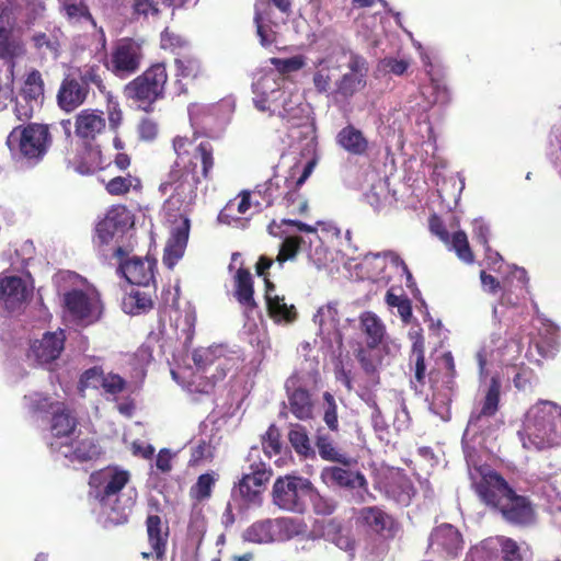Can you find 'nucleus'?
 <instances>
[{"label": "nucleus", "instance_id": "nucleus-52", "mask_svg": "<svg viewBox=\"0 0 561 561\" xmlns=\"http://www.w3.org/2000/svg\"><path fill=\"white\" fill-rule=\"evenodd\" d=\"M250 205V195L244 193L241 195L239 202L230 201L219 213L218 219L222 224L232 225L233 222L239 221V218L236 217V211L240 215H243L248 211Z\"/></svg>", "mask_w": 561, "mask_h": 561}, {"label": "nucleus", "instance_id": "nucleus-55", "mask_svg": "<svg viewBox=\"0 0 561 561\" xmlns=\"http://www.w3.org/2000/svg\"><path fill=\"white\" fill-rule=\"evenodd\" d=\"M140 180L131 175L116 176L108 181L106 191L111 195H122L127 193L130 188H139Z\"/></svg>", "mask_w": 561, "mask_h": 561}, {"label": "nucleus", "instance_id": "nucleus-39", "mask_svg": "<svg viewBox=\"0 0 561 561\" xmlns=\"http://www.w3.org/2000/svg\"><path fill=\"white\" fill-rule=\"evenodd\" d=\"M314 67L317 69L312 78L314 89L319 93H325L330 90L332 83L330 71L340 68L337 46L333 47L324 57L319 58L314 62Z\"/></svg>", "mask_w": 561, "mask_h": 561}, {"label": "nucleus", "instance_id": "nucleus-57", "mask_svg": "<svg viewBox=\"0 0 561 561\" xmlns=\"http://www.w3.org/2000/svg\"><path fill=\"white\" fill-rule=\"evenodd\" d=\"M271 64L275 66V72L279 75L298 71L306 65V57L296 55L289 58H271Z\"/></svg>", "mask_w": 561, "mask_h": 561}, {"label": "nucleus", "instance_id": "nucleus-27", "mask_svg": "<svg viewBox=\"0 0 561 561\" xmlns=\"http://www.w3.org/2000/svg\"><path fill=\"white\" fill-rule=\"evenodd\" d=\"M50 449L69 459L71 462H84L96 459L101 448L91 437L69 439L68 442H49Z\"/></svg>", "mask_w": 561, "mask_h": 561}, {"label": "nucleus", "instance_id": "nucleus-31", "mask_svg": "<svg viewBox=\"0 0 561 561\" xmlns=\"http://www.w3.org/2000/svg\"><path fill=\"white\" fill-rule=\"evenodd\" d=\"M313 321L319 328V334L329 343L341 344V334L339 331L340 316L337 302L330 301L321 306L313 316Z\"/></svg>", "mask_w": 561, "mask_h": 561}, {"label": "nucleus", "instance_id": "nucleus-61", "mask_svg": "<svg viewBox=\"0 0 561 561\" xmlns=\"http://www.w3.org/2000/svg\"><path fill=\"white\" fill-rule=\"evenodd\" d=\"M104 371L100 367H92L87 369L80 377L79 390L84 391L85 389H102V382Z\"/></svg>", "mask_w": 561, "mask_h": 561}, {"label": "nucleus", "instance_id": "nucleus-8", "mask_svg": "<svg viewBox=\"0 0 561 561\" xmlns=\"http://www.w3.org/2000/svg\"><path fill=\"white\" fill-rule=\"evenodd\" d=\"M134 225V216L124 205L112 206L96 225L94 242L104 259L121 257L127 252L121 245L126 232Z\"/></svg>", "mask_w": 561, "mask_h": 561}, {"label": "nucleus", "instance_id": "nucleus-62", "mask_svg": "<svg viewBox=\"0 0 561 561\" xmlns=\"http://www.w3.org/2000/svg\"><path fill=\"white\" fill-rule=\"evenodd\" d=\"M370 407L373 409L371 425L377 437L381 442L389 443V426L387 425L385 419L382 417L381 412L375 401L371 402Z\"/></svg>", "mask_w": 561, "mask_h": 561}, {"label": "nucleus", "instance_id": "nucleus-6", "mask_svg": "<svg viewBox=\"0 0 561 561\" xmlns=\"http://www.w3.org/2000/svg\"><path fill=\"white\" fill-rule=\"evenodd\" d=\"M130 474L127 470L117 467H107L90 477L92 494L105 510L117 514L116 523H124L131 512L137 499L135 489L122 492L129 482Z\"/></svg>", "mask_w": 561, "mask_h": 561}, {"label": "nucleus", "instance_id": "nucleus-24", "mask_svg": "<svg viewBox=\"0 0 561 561\" xmlns=\"http://www.w3.org/2000/svg\"><path fill=\"white\" fill-rule=\"evenodd\" d=\"M65 331L46 332L42 339L35 340L28 350L27 357L39 366L51 364L56 360L65 347Z\"/></svg>", "mask_w": 561, "mask_h": 561}, {"label": "nucleus", "instance_id": "nucleus-19", "mask_svg": "<svg viewBox=\"0 0 561 561\" xmlns=\"http://www.w3.org/2000/svg\"><path fill=\"white\" fill-rule=\"evenodd\" d=\"M44 81L38 70L30 71L15 98L14 113L20 121L30 119L44 103Z\"/></svg>", "mask_w": 561, "mask_h": 561}, {"label": "nucleus", "instance_id": "nucleus-60", "mask_svg": "<svg viewBox=\"0 0 561 561\" xmlns=\"http://www.w3.org/2000/svg\"><path fill=\"white\" fill-rule=\"evenodd\" d=\"M409 67L410 62L404 58L385 57L378 62L377 69L379 72L402 76Z\"/></svg>", "mask_w": 561, "mask_h": 561}, {"label": "nucleus", "instance_id": "nucleus-50", "mask_svg": "<svg viewBox=\"0 0 561 561\" xmlns=\"http://www.w3.org/2000/svg\"><path fill=\"white\" fill-rule=\"evenodd\" d=\"M61 8L70 23L91 22L94 24L92 15L82 0H62Z\"/></svg>", "mask_w": 561, "mask_h": 561}, {"label": "nucleus", "instance_id": "nucleus-25", "mask_svg": "<svg viewBox=\"0 0 561 561\" xmlns=\"http://www.w3.org/2000/svg\"><path fill=\"white\" fill-rule=\"evenodd\" d=\"M465 540L451 524L435 527L428 538V549L447 558H456L462 551Z\"/></svg>", "mask_w": 561, "mask_h": 561}, {"label": "nucleus", "instance_id": "nucleus-44", "mask_svg": "<svg viewBox=\"0 0 561 561\" xmlns=\"http://www.w3.org/2000/svg\"><path fill=\"white\" fill-rule=\"evenodd\" d=\"M105 127L102 112L83 110L76 118V134L81 138H94Z\"/></svg>", "mask_w": 561, "mask_h": 561}, {"label": "nucleus", "instance_id": "nucleus-21", "mask_svg": "<svg viewBox=\"0 0 561 561\" xmlns=\"http://www.w3.org/2000/svg\"><path fill=\"white\" fill-rule=\"evenodd\" d=\"M33 287L22 277L2 272L0 274V305L8 312L22 310L30 297Z\"/></svg>", "mask_w": 561, "mask_h": 561}, {"label": "nucleus", "instance_id": "nucleus-32", "mask_svg": "<svg viewBox=\"0 0 561 561\" xmlns=\"http://www.w3.org/2000/svg\"><path fill=\"white\" fill-rule=\"evenodd\" d=\"M190 234V220L183 218L180 225L172 228L171 236L165 244L163 263L172 268L183 256Z\"/></svg>", "mask_w": 561, "mask_h": 561}, {"label": "nucleus", "instance_id": "nucleus-58", "mask_svg": "<svg viewBox=\"0 0 561 561\" xmlns=\"http://www.w3.org/2000/svg\"><path fill=\"white\" fill-rule=\"evenodd\" d=\"M58 403L53 402L49 397L38 392L24 397V404L32 412H53Z\"/></svg>", "mask_w": 561, "mask_h": 561}, {"label": "nucleus", "instance_id": "nucleus-53", "mask_svg": "<svg viewBox=\"0 0 561 561\" xmlns=\"http://www.w3.org/2000/svg\"><path fill=\"white\" fill-rule=\"evenodd\" d=\"M80 83L89 89L90 85L96 87L101 92L105 91V84L102 78L104 71L100 65L88 64L79 68Z\"/></svg>", "mask_w": 561, "mask_h": 561}, {"label": "nucleus", "instance_id": "nucleus-37", "mask_svg": "<svg viewBox=\"0 0 561 561\" xmlns=\"http://www.w3.org/2000/svg\"><path fill=\"white\" fill-rule=\"evenodd\" d=\"M358 320L359 330L365 335L368 348L373 350L385 343L387 339L386 325L375 312H362Z\"/></svg>", "mask_w": 561, "mask_h": 561}, {"label": "nucleus", "instance_id": "nucleus-28", "mask_svg": "<svg viewBox=\"0 0 561 561\" xmlns=\"http://www.w3.org/2000/svg\"><path fill=\"white\" fill-rule=\"evenodd\" d=\"M253 294L252 275L249 271L240 267L234 276V296L243 309L244 317L249 321H252L247 324L249 331L256 328L254 320L260 316V310Z\"/></svg>", "mask_w": 561, "mask_h": 561}, {"label": "nucleus", "instance_id": "nucleus-20", "mask_svg": "<svg viewBox=\"0 0 561 561\" xmlns=\"http://www.w3.org/2000/svg\"><path fill=\"white\" fill-rule=\"evenodd\" d=\"M248 461L249 471L243 473L238 492L245 501L255 502L260 494V488L270 480L272 470L261 460L260 450L256 447L251 448Z\"/></svg>", "mask_w": 561, "mask_h": 561}, {"label": "nucleus", "instance_id": "nucleus-49", "mask_svg": "<svg viewBox=\"0 0 561 561\" xmlns=\"http://www.w3.org/2000/svg\"><path fill=\"white\" fill-rule=\"evenodd\" d=\"M427 75L430 76L431 83L423 88L422 94L427 100L428 105L447 104L449 101L447 87L442 81L434 78L432 70H427Z\"/></svg>", "mask_w": 561, "mask_h": 561}, {"label": "nucleus", "instance_id": "nucleus-54", "mask_svg": "<svg viewBox=\"0 0 561 561\" xmlns=\"http://www.w3.org/2000/svg\"><path fill=\"white\" fill-rule=\"evenodd\" d=\"M216 480L217 476L214 472L201 474L191 488V495L198 501L208 499Z\"/></svg>", "mask_w": 561, "mask_h": 561}, {"label": "nucleus", "instance_id": "nucleus-12", "mask_svg": "<svg viewBox=\"0 0 561 561\" xmlns=\"http://www.w3.org/2000/svg\"><path fill=\"white\" fill-rule=\"evenodd\" d=\"M81 285L64 294L66 312L81 324H91L98 321L102 313V302L99 291L88 283L80 280Z\"/></svg>", "mask_w": 561, "mask_h": 561}, {"label": "nucleus", "instance_id": "nucleus-15", "mask_svg": "<svg viewBox=\"0 0 561 561\" xmlns=\"http://www.w3.org/2000/svg\"><path fill=\"white\" fill-rule=\"evenodd\" d=\"M290 11L289 0H256L254 22L262 46L276 41L277 27L284 23Z\"/></svg>", "mask_w": 561, "mask_h": 561}, {"label": "nucleus", "instance_id": "nucleus-42", "mask_svg": "<svg viewBox=\"0 0 561 561\" xmlns=\"http://www.w3.org/2000/svg\"><path fill=\"white\" fill-rule=\"evenodd\" d=\"M148 541L157 559H162L165 554L169 526L162 524L158 515H149L146 520Z\"/></svg>", "mask_w": 561, "mask_h": 561}, {"label": "nucleus", "instance_id": "nucleus-30", "mask_svg": "<svg viewBox=\"0 0 561 561\" xmlns=\"http://www.w3.org/2000/svg\"><path fill=\"white\" fill-rule=\"evenodd\" d=\"M117 259L119 261L117 271L129 284L146 287L153 282L154 261L136 256L125 261L123 256Z\"/></svg>", "mask_w": 561, "mask_h": 561}, {"label": "nucleus", "instance_id": "nucleus-41", "mask_svg": "<svg viewBox=\"0 0 561 561\" xmlns=\"http://www.w3.org/2000/svg\"><path fill=\"white\" fill-rule=\"evenodd\" d=\"M383 491L388 499L402 506L409 505L415 493L412 482L400 472L391 476L389 481L385 483Z\"/></svg>", "mask_w": 561, "mask_h": 561}, {"label": "nucleus", "instance_id": "nucleus-18", "mask_svg": "<svg viewBox=\"0 0 561 561\" xmlns=\"http://www.w3.org/2000/svg\"><path fill=\"white\" fill-rule=\"evenodd\" d=\"M310 493L312 485L308 479L296 476L279 477L273 485V502L284 511L302 513Z\"/></svg>", "mask_w": 561, "mask_h": 561}, {"label": "nucleus", "instance_id": "nucleus-33", "mask_svg": "<svg viewBox=\"0 0 561 561\" xmlns=\"http://www.w3.org/2000/svg\"><path fill=\"white\" fill-rule=\"evenodd\" d=\"M336 145L352 156H366L370 149L369 139L354 125L344 126L335 136Z\"/></svg>", "mask_w": 561, "mask_h": 561}, {"label": "nucleus", "instance_id": "nucleus-56", "mask_svg": "<svg viewBox=\"0 0 561 561\" xmlns=\"http://www.w3.org/2000/svg\"><path fill=\"white\" fill-rule=\"evenodd\" d=\"M288 438L291 446L298 454L308 456L310 453H312L308 435L302 426H293L288 434Z\"/></svg>", "mask_w": 561, "mask_h": 561}, {"label": "nucleus", "instance_id": "nucleus-23", "mask_svg": "<svg viewBox=\"0 0 561 561\" xmlns=\"http://www.w3.org/2000/svg\"><path fill=\"white\" fill-rule=\"evenodd\" d=\"M516 548L517 543L510 538L490 537L470 548L465 561H494L500 551L502 552V561H518V558H511V553H516Z\"/></svg>", "mask_w": 561, "mask_h": 561}, {"label": "nucleus", "instance_id": "nucleus-9", "mask_svg": "<svg viewBox=\"0 0 561 561\" xmlns=\"http://www.w3.org/2000/svg\"><path fill=\"white\" fill-rule=\"evenodd\" d=\"M347 270H355L356 277L387 284L396 274H405L408 282L412 279L404 262L391 251L367 253L359 262L348 259L344 263Z\"/></svg>", "mask_w": 561, "mask_h": 561}, {"label": "nucleus", "instance_id": "nucleus-11", "mask_svg": "<svg viewBox=\"0 0 561 561\" xmlns=\"http://www.w3.org/2000/svg\"><path fill=\"white\" fill-rule=\"evenodd\" d=\"M144 60V43L139 39L124 37L112 45L104 66L115 77L127 79L140 70Z\"/></svg>", "mask_w": 561, "mask_h": 561}, {"label": "nucleus", "instance_id": "nucleus-1", "mask_svg": "<svg viewBox=\"0 0 561 561\" xmlns=\"http://www.w3.org/2000/svg\"><path fill=\"white\" fill-rule=\"evenodd\" d=\"M253 104L260 112L280 118L287 129L288 145L305 141V149L313 152L317 146L314 128L310 122L309 106L296 89L286 87L284 76L266 71L252 84Z\"/></svg>", "mask_w": 561, "mask_h": 561}, {"label": "nucleus", "instance_id": "nucleus-51", "mask_svg": "<svg viewBox=\"0 0 561 561\" xmlns=\"http://www.w3.org/2000/svg\"><path fill=\"white\" fill-rule=\"evenodd\" d=\"M151 307V298L140 290H131L123 299V309L126 313L138 314L148 311Z\"/></svg>", "mask_w": 561, "mask_h": 561}, {"label": "nucleus", "instance_id": "nucleus-22", "mask_svg": "<svg viewBox=\"0 0 561 561\" xmlns=\"http://www.w3.org/2000/svg\"><path fill=\"white\" fill-rule=\"evenodd\" d=\"M442 363L448 371L447 380L444 381L443 389H439L431 375L430 380L433 382L432 400L428 403L430 410L443 421H447L450 417L449 404L451 401L454 377H455V362L450 352H447L442 357Z\"/></svg>", "mask_w": 561, "mask_h": 561}, {"label": "nucleus", "instance_id": "nucleus-34", "mask_svg": "<svg viewBox=\"0 0 561 561\" xmlns=\"http://www.w3.org/2000/svg\"><path fill=\"white\" fill-rule=\"evenodd\" d=\"M188 115L195 133L209 135L218 125L219 106L216 104H192L188 107Z\"/></svg>", "mask_w": 561, "mask_h": 561}, {"label": "nucleus", "instance_id": "nucleus-4", "mask_svg": "<svg viewBox=\"0 0 561 561\" xmlns=\"http://www.w3.org/2000/svg\"><path fill=\"white\" fill-rule=\"evenodd\" d=\"M283 224L296 227L299 232H305V236H286L284 238L276 257L279 267L287 260L294 259L300 250L307 251L309 259L318 268L327 266L329 261L332 260V253L324 245V239H341V230L335 225H322L320 234L316 228L301 221L284 219Z\"/></svg>", "mask_w": 561, "mask_h": 561}, {"label": "nucleus", "instance_id": "nucleus-46", "mask_svg": "<svg viewBox=\"0 0 561 561\" xmlns=\"http://www.w3.org/2000/svg\"><path fill=\"white\" fill-rule=\"evenodd\" d=\"M432 230L447 244H450L451 249L456 251L458 257L466 262L471 263L473 255L469 247L467 234L463 231H456L451 238L449 233L440 226L432 224Z\"/></svg>", "mask_w": 561, "mask_h": 561}, {"label": "nucleus", "instance_id": "nucleus-38", "mask_svg": "<svg viewBox=\"0 0 561 561\" xmlns=\"http://www.w3.org/2000/svg\"><path fill=\"white\" fill-rule=\"evenodd\" d=\"M227 346L222 344L211 345L206 348L195 350L193 360L199 368H206L218 362L217 367L221 369V377L226 375V370H230L234 365L231 358H227Z\"/></svg>", "mask_w": 561, "mask_h": 561}, {"label": "nucleus", "instance_id": "nucleus-13", "mask_svg": "<svg viewBox=\"0 0 561 561\" xmlns=\"http://www.w3.org/2000/svg\"><path fill=\"white\" fill-rule=\"evenodd\" d=\"M305 530L300 519L291 517L267 518L253 523L243 533V539L254 543L286 541Z\"/></svg>", "mask_w": 561, "mask_h": 561}, {"label": "nucleus", "instance_id": "nucleus-64", "mask_svg": "<svg viewBox=\"0 0 561 561\" xmlns=\"http://www.w3.org/2000/svg\"><path fill=\"white\" fill-rule=\"evenodd\" d=\"M33 42L35 47L42 50L44 54L50 55L54 59L58 57L59 45L56 39L50 38L44 33H39L33 36Z\"/></svg>", "mask_w": 561, "mask_h": 561}, {"label": "nucleus", "instance_id": "nucleus-2", "mask_svg": "<svg viewBox=\"0 0 561 561\" xmlns=\"http://www.w3.org/2000/svg\"><path fill=\"white\" fill-rule=\"evenodd\" d=\"M173 149L178 156L168 180L161 183L160 191L163 194L170 193L167 204L178 211H186L196 199V190L199 182L196 174V162H202V173L208 176L214 165L213 147L207 141L197 146L187 137L178 136L173 140Z\"/></svg>", "mask_w": 561, "mask_h": 561}, {"label": "nucleus", "instance_id": "nucleus-43", "mask_svg": "<svg viewBox=\"0 0 561 561\" xmlns=\"http://www.w3.org/2000/svg\"><path fill=\"white\" fill-rule=\"evenodd\" d=\"M265 282V299L271 318H273L276 322H291L296 317L294 305H288L284 297H279L278 295L274 294V286L266 278Z\"/></svg>", "mask_w": 561, "mask_h": 561}, {"label": "nucleus", "instance_id": "nucleus-3", "mask_svg": "<svg viewBox=\"0 0 561 561\" xmlns=\"http://www.w3.org/2000/svg\"><path fill=\"white\" fill-rule=\"evenodd\" d=\"M474 488L479 497L499 510L508 523L527 525L534 522L535 512L528 499L517 495L496 472H481V480Z\"/></svg>", "mask_w": 561, "mask_h": 561}, {"label": "nucleus", "instance_id": "nucleus-26", "mask_svg": "<svg viewBox=\"0 0 561 561\" xmlns=\"http://www.w3.org/2000/svg\"><path fill=\"white\" fill-rule=\"evenodd\" d=\"M500 382L495 377L491 379V385L484 398L482 408L479 412H472L467 428L463 433L462 445L465 453L468 455V445L467 438L470 434L476 435L478 432L482 431L485 424L489 422V417L495 414L499 407L500 399Z\"/></svg>", "mask_w": 561, "mask_h": 561}, {"label": "nucleus", "instance_id": "nucleus-47", "mask_svg": "<svg viewBox=\"0 0 561 561\" xmlns=\"http://www.w3.org/2000/svg\"><path fill=\"white\" fill-rule=\"evenodd\" d=\"M365 197L369 205L377 211L391 206L397 201L394 193H392L389 187V181L386 178H379L375 181Z\"/></svg>", "mask_w": 561, "mask_h": 561}, {"label": "nucleus", "instance_id": "nucleus-35", "mask_svg": "<svg viewBox=\"0 0 561 561\" xmlns=\"http://www.w3.org/2000/svg\"><path fill=\"white\" fill-rule=\"evenodd\" d=\"M88 93L89 89L77 79L66 78L62 80L57 93L58 105L61 110L71 112L85 101Z\"/></svg>", "mask_w": 561, "mask_h": 561}, {"label": "nucleus", "instance_id": "nucleus-63", "mask_svg": "<svg viewBox=\"0 0 561 561\" xmlns=\"http://www.w3.org/2000/svg\"><path fill=\"white\" fill-rule=\"evenodd\" d=\"M175 66L178 70V76L184 78H195L201 70L199 61L191 56L175 58Z\"/></svg>", "mask_w": 561, "mask_h": 561}, {"label": "nucleus", "instance_id": "nucleus-16", "mask_svg": "<svg viewBox=\"0 0 561 561\" xmlns=\"http://www.w3.org/2000/svg\"><path fill=\"white\" fill-rule=\"evenodd\" d=\"M167 81L165 66L158 62L127 83L124 93L128 99L150 105L163 95Z\"/></svg>", "mask_w": 561, "mask_h": 561}, {"label": "nucleus", "instance_id": "nucleus-17", "mask_svg": "<svg viewBox=\"0 0 561 561\" xmlns=\"http://www.w3.org/2000/svg\"><path fill=\"white\" fill-rule=\"evenodd\" d=\"M339 64L345 61L347 71L335 82V93L351 98L365 88L369 71L368 61L362 55L337 46Z\"/></svg>", "mask_w": 561, "mask_h": 561}, {"label": "nucleus", "instance_id": "nucleus-5", "mask_svg": "<svg viewBox=\"0 0 561 561\" xmlns=\"http://www.w3.org/2000/svg\"><path fill=\"white\" fill-rule=\"evenodd\" d=\"M302 150L304 152L306 151L307 154H311V158L304 165L296 163L290 169L289 176L275 175L256 186L254 194L263 198L265 207L271 206L274 202L279 199V203L287 207L293 214H304L307 210V201L299 195L298 188L311 174L317 159L314 157L316 150L308 152L305 147Z\"/></svg>", "mask_w": 561, "mask_h": 561}, {"label": "nucleus", "instance_id": "nucleus-48", "mask_svg": "<svg viewBox=\"0 0 561 561\" xmlns=\"http://www.w3.org/2000/svg\"><path fill=\"white\" fill-rule=\"evenodd\" d=\"M411 362L414 363V375L411 379V385L416 392H422V388L425 385L426 366L424 363V344L421 336H417L413 343Z\"/></svg>", "mask_w": 561, "mask_h": 561}, {"label": "nucleus", "instance_id": "nucleus-10", "mask_svg": "<svg viewBox=\"0 0 561 561\" xmlns=\"http://www.w3.org/2000/svg\"><path fill=\"white\" fill-rule=\"evenodd\" d=\"M48 127L43 124H28L13 128L7 139L11 153L27 163L41 161L50 146Z\"/></svg>", "mask_w": 561, "mask_h": 561}, {"label": "nucleus", "instance_id": "nucleus-7", "mask_svg": "<svg viewBox=\"0 0 561 561\" xmlns=\"http://www.w3.org/2000/svg\"><path fill=\"white\" fill-rule=\"evenodd\" d=\"M523 447L543 449L561 443V407L551 401H539L525 414L518 431Z\"/></svg>", "mask_w": 561, "mask_h": 561}, {"label": "nucleus", "instance_id": "nucleus-40", "mask_svg": "<svg viewBox=\"0 0 561 561\" xmlns=\"http://www.w3.org/2000/svg\"><path fill=\"white\" fill-rule=\"evenodd\" d=\"M356 519L360 526L378 534L390 531L393 526L392 517L378 506L360 508Z\"/></svg>", "mask_w": 561, "mask_h": 561}, {"label": "nucleus", "instance_id": "nucleus-45", "mask_svg": "<svg viewBox=\"0 0 561 561\" xmlns=\"http://www.w3.org/2000/svg\"><path fill=\"white\" fill-rule=\"evenodd\" d=\"M25 54V46L20 35L12 27L0 26V58L13 61Z\"/></svg>", "mask_w": 561, "mask_h": 561}, {"label": "nucleus", "instance_id": "nucleus-14", "mask_svg": "<svg viewBox=\"0 0 561 561\" xmlns=\"http://www.w3.org/2000/svg\"><path fill=\"white\" fill-rule=\"evenodd\" d=\"M318 373L298 369L285 382L290 412L299 420H308L313 414V400L310 391L316 388Z\"/></svg>", "mask_w": 561, "mask_h": 561}, {"label": "nucleus", "instance_id": "nucleus-29", "mask_svg": "<svg viewBox=\"0 0 561 561\" xmlns=\"http://www.w3.org/2000/svg\"><path fill=\"white\" fill-rule=\"evenodd\" d=\"M322 481L330 488L359 489L367 492V480L363 473L346 468L331 466L321 471Z\"/></svg>", "mask_w": 561, "mask_h": 561}, {"label": "nucleus", "instance_id": "nucleus-59", "mask_svg": "<svg viewBox=\"0 0 561 561\" xmlns=\"http://www.w3.org/2000/svg\"><path fill=\"white\" fill-rule=\"evenodd\" d=\"M280 434L275 425H271L262 437V446L265 456L271 458L273 455H278L282 449L279 440Z\"/></svg>", "mask_w": 561, "mask_h": 561}, {"label": "nucleus", "instance_id": "nucleus-36", "mask_svg": "<svg viewBox=\"0 0 561 561\" xmlns=\"http://www.w3.org/2000/svg\"><path fill=\"white\" fill-rule=\"evenodd\" d=\"M51 414L49 442H68L77 427L76 417L64 403H58Z\"/></svg>", "mask_w": 561, "mask_h": 561}]
</instances>
